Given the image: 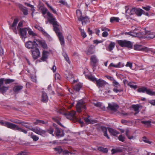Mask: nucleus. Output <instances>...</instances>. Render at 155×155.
Returning a JSON list of instances; mask_svg holds the SVG:
<instances>
[{"instance_id":"nucleus-1","label":"nucleus","mask_w":155,"mask_h":155,"mask_svg":"<svg viewBox=\"0 0 155 155\" xmlns=\"http://www.w3.org/2000/svg\"><path fill=\"white\" fill-rule=\"evenodd\" d=\"M42 13L43 15H45L47 13L48 16V20L49 22L53 26V30L58 38L61 45L64 44V40L62 33L60 31L59 29V24L57 21L55 17L49 12H47L48 9L45 8L43 7L41 8Z\"/></svg>"},{"instance_id":"nucleus-2","label":"nucleus","mask_w":155,"mask_h":155,"mask_svg":"<svg viewBox=\"0 0 155 155\" xmlns=\"http://www.w3.org/2000/svg\"><path fill=\"white\" fill-rule=\"evenodd\" d=\"M0 124L1 125L5 126L7 127L15 130H17L25 134L27 133V131L19 127L17 125L6 121H3L2 120H0Z\"/></svg>"},{"instance_id":"nucleus-3","label":"nucleus","mask_w":155,"mask_h":155,"mask_svg":"<svg viewBox=\"0 0 155 155\" xmlns=\"http://www.w3.org/2000/svg\"><path fill=\"white\" fill-rule=\"evenodd\" d=\"M118 45L122 47H127L132 48L133 44L130 41L126 40H119L117 41Z\"/></svg>"},{"instance_id":"nucleus-4","label":"nucleus","mask_w":155,"mask_h":155,"mask_svg":"<svg viewBox=\"0 0 155 155\" xmlns=\"http://www.w3.org/2000/svg\"><path fill=\"white\" fill-rule=\"evenodd\" d=\"M37 40L35 39L33 41H28L25 43V47L27 48H37L38 44L36 43Z\"/></svg>"},{"instance_id":"nucleus-5","label":"nucleus","mask_w":155,"mask_h":155,"mask_svg":"<svg viewBox=\"0 0 155 155\" xmlns=\"http://www.w3.org/2000/svg\"><path fill=\"white\" fill-rule=\"evenodd\" d=\"M76 109L78 113L81 112L82 109H86L85 103L83 101L80 100L78 102L76 105Z\"/></svg>"},{"instance_id":"nucleus-6","label":"nucleus","mask_w":155,"mask_h":155,"mask_svg":"<svg viewBox=\"0 0 155 155\" xmlns=\"http://www.w3.org/2000/svg\"><path fill=\"white\" fill-rule=\"evenodd\" d=\"M113 85L115 87L113 89L114 92L116 93L120 92L123 91V88H121L120 85L115 80L113 82Z\"/></svg>"},{"instance_id":"nucleus-7","label":"nucleus","mask_w":155,"mask_h":155,"mask_svg":"<svg viewBox=\"0 0 155 155\" xmlns=\"http://www.w3.org/2000/svg\"><path fill=\"white\" fill-rule=\"evenodd\" d=\"M19 31V34L20 37L22 39H24L27 38V31H28V27L22 28L18 30Z\"/></svg>"},{"instance_id":"nucleus-8","label":"nucleus","mask_w":155,"mask_h":155,"mask_svg":"<svg viewBox=\"0 0 155 155\" xmlns=\"http://www.w3.org/2000/svg\"><path fill=\"white\" fill-rule=\"evenodd\" d=\"M4 79L2 78L0 79V93L3 94L5 93L8 89V87L3 85V83Z\"/></svg>"},{"instance_id":"nucleus-9","label":"nucleus","mask_w":155,"mask_h":155,"mask_svg":"<svg viewBox=\"0 0 155 155\" xmlns=\"http://www.w3.org/2000/svg\"><path fill=\"white\" fill-rule=\"evenodd\" d=\"M75 114L76 112L75 111H72L71 112H68L64 113V115L68 119L70 120H72L76 118Z\"/></svg>"},{"instance_id":"nucleus-10","label":"nucleus","mask_w":155,"mask_h":155,"mask_svg":"<svg viewBox=\"0 0 155 155\" xmlns=\"http://www.w3.org/2000/svg\"><path fill=\"white\" fill-rule=\"evenodd\" d=\"M96 129L99 131L101 130L104 133V136L107 139H110V137L107 133V129L106 127L103 126H99L96 128Z\"/></svg>"},{"instance_id":"nucleus-11","label":"nucleus","mask_w":155,"mask_h":155,"mask_svg":"<svg viewBox=\"0 0 155 155\" xmlns=\"http://www.w3.org/2000/svg\"><path fill=\"white\" fill-rule=\"evenodd\" d=\"M119 107L118 105L117 104L109 103L107 109L108 110H110L112 111L116 112L117 110Z\"/></svg>"},{"instance_id":"nucleus-12","label":"nucleus","mask_w":155,"mask_h":155,"mask_svg":"<svg viewBox=\"0 0 155 155\" xmlns=\"http://www.w3.org/2000/svg\"><path fill=\"white\" fill-rule=\"evenodd\" d=\"M31 51L32 52L33 58L35 60L40 57V53L39 49H32Z\"/></svg>"},{"instance_id":"nucleus-13","label":"nucleus","mask_w":155,"mask_h":155,"mask_svg":"<svg viewBox=\"0 0 155 155\" xmlns=\"http://www.w3.org/2000/svg\"><path fill=\"white\" fill-rule=\"evenodd\" d=\"M18 21V18H15L12 24L10 26V29H12L14 32L16 34L17 33V29L16 27Z\"/></svg>"},{"instance_id":"nucleus-14","label":"nucleus","mask_w":155,"mask_h":155,"mask_svg":"<svg viewBox=\"0 0 155 155\" xmlns=\"http://www.w3.org/2000/svg\"><path fill=\"white\" fill-rule=\"evenodd\" d=\"M55 133L56 136L58 137H63L64 135V131L57 127L55 128Z\"/></svg>"},{"instance_id":"nucleus-15","label":"nucleus","mask_w":155,"mask_h":155,"mask_svg":"<svg viewBox=\"0 0 155 155\" xmlns=\"http://www.w3.org/2000/svg\"><path fill=\"white\" fill-rule=\"evenodd\" d=\"M32 131L40 135L45 134L46 133V131L42 130L40 128L38 127H36L35 128H33Z\"/></svg>"},{"instance_id":"nucleus-16","label":"nucleus","mask_w":155,"mask_h":155,"mask_svg":"<svg viewBox=\"0 0 155 155\" xmlns=\"http://www.w3.org/2000/svg\"><path fill=\"white\" fill-rule=\"evenodd\" d=\"M125 9L126 16L128 15H132L135 14L136 9L135 8H132L129 10L128 7L127 6H126L125 7Z\"/></svg>"},{"instance_id":"nucleus-17","label":"nucleus","mask_w":155,"mask_h":155,"mask_svg":"<svg viewBox=\"0 0 155 155\" xmlns=\"http://www.w3.org/2000/svg\"><path fill=\"white\" fill-rule=\"evenodd\" d=\"M96 83L97 85L99 88L104 87L107 84L105 81L100 79H97Z\"/></svg>"},{"instance_id":"nucleus-18","label":"nucleus","mask_w":155,"mask_h":155,"mask_svg":"<svg viewBox=\"0 0 155 155\" xmlns=\"http://www.w3.org/2000/svg\"><path fill=\"white\" fill-rule=\"evenodd\" d=\"M8 120L12 123H15L16 124H30V123L28 122L22 121L21 120H20L16 119H11L9 120Z\"/></svg>"},{"instance_id":"nucleus-19","label":"nucleus","mask_w":155,"mask_h":155,"mask_svg":"<svg viewBox=\"0 0 155 155\" xmlns=\"http://www.w3.org/2000/svg\"><path fill=\"white\" fill-rule=\"evenodd\" d=\"M78 21L82 22V25H85L90 21L89 18L87 16H82L81 18H79Z\"/></svg>"},{"instance_id":"nucleus-20","label":"nucleus","mask_w":155,"mask_h":155,"mask_svg":"<svg viewBox=\"0 0 155 155\" xmlns=\"http://www.w3.org/2000/svg\"><path fill=\"white\" fill-rule=\"evenodd\" d=\"M129 132V130L128 129H126L125 131V134L127 138L129 140H135L137 137L136 135L135 134H133L132 135H130Z\"/></svg>"},{"instance_id":"nucleus-21","label":"nucleus","mask_w":155,"mask_h":155,"mask_svg":"<svg viewBox=\"0 0 155 155\" xmlns=\"http://www.w3.org/2000/svg\"><path fill=\"white\" fill-rule=\"evenodd\" d=\"M91 64L93 67L96 66V63L97 62V60L96 56L94 55L91 56Z\"/></svg>"},{"instance_id":"nucleus-22","label":"nucleus","mask_w":155,"mask_h":155,"mask_svg":"<svg viewBox=\"0 0 155 155\" xmlns=\"http://www.w3.org/2000/svg\"><path fill=\"white\" fill-rule=\"evenodd\" d=\"M23 88V86L21 85H16L13 88L14 92L16 93H18L21 92Z\"/></svg>"},{"instance_id":"nucleus-23","label":"nucleus","mask_w":155,"mask_h":155,"mask_svg":"<svg viewBox=\"0 0 155 155\" xmlns=\"http://www.w3.org/2000/svg\"><path fill=\"white\" fill-rule=\"evenodd\" d=\"M49 52L46 51H43L42 54V57L41 58L40 60L42 61H45L48 58V54Z\"/></svg>"},{"instance_id":"nucleus-24","label":"nucleus","mask_w":155,"mask_h":155,"mask_svg":"<svg viewBox=\"0 0 155 155\" xmlns=\"http://www.w3.org/2000/svg\"><path fill=\"white\" fill-rule=\"evenodd\" d=\"M20 9L23 12L25 15H27L28 14V10L27 8L21 5L19 6Z\"/></svg>"},{"instance_id":"nucleus-25","label":"nucleus","mask_w":155,"mask_h":155,"mask_svg":"<svg viewBox=\"0 0 155 155\" xmlns=\"http://www.w3.org/2000/svg\"><path fill=\"white\" fill-rule=\"evenodd\" d=\"M48 100V98L47 94L44 91L42 92V95L41 101L43 102H47Z\"/></svg>"},{"instance_id":"nucleus-26","label":"nucleus","mask_w":155,"mask_h":155,"mask_svg":"<svg viewBox=\"0 0 155 155\" xmlns=\"http://www.w3.org/2000/svg\"><path fill=\"white\" fill-rule=\"evenodd\" d=\"M108 130L110 134L111 135L114 136H116L117 134H119V132L116 131V130L113 128L108 127Z\"/></svg>"},{"instance_id":"nucleus-27","label":"nucleus","mask_w":155,"mask_h":155,"mask_svg":"<svg viewBox=\"0 0 155 155\" xmlns=\"http://www.w3.org/2000/svg\"><path fill=\"white\" fill-rule=\"evenodd\" d=\"M132 107L134 109V110L135 112L134 113V115H135L139 113V108H140V105H133L132 106Z\"/></svg>"},{"instance_id":"nucleus-28","label":"nucleus","mask_w":155,"mask_h":155,"mask_svg":"<svg viewBox=\"0 0 155 155\" xmlns=\"http://www.w3.org/2000/svg\"><path fill=\"white\" fill-rule=\"evenodd\" d=\"M37 41L40 45H41L43 48H47V45L45 41L40 40Z\"/></svg>"},{"instance_id":"nucleus-29","label":"nucleus","mask_w":155,"mask_h":155,"mask_svg":"<svg viewBox=\"0 0 155 155\" xmlns=\"http://www.w3.org/2000/svg\"><path fill=\"white\" fill-rule=\"evenodd\" d=\"M123 149L119 147H117L116 149H112L111 150L112 154H114L117 153H120L123 151Z\"/></svg>"},{"instance_id":"nucleus-30","label":"nucleus","mask_w":155,"mask_h":155,"mask_svg":"<svg viewBox=\"0 0 155 155\" xmlns=\"http://www.w3.org/2000/svg\"><path fill=\"white\" fill-rule=\"evenodd\" d=\"M120 64V62H119L118 64H114L113 63H111L110 64L109 66L108 67V68H110V67H113L116 68H119L124 66V65L123 64H122V65H121Z\"/></svg>"},{"instance_id":"nucleus-31","label":"nucleus","mask_w":155,"mask_h":155,"mask_svg":"<svg viewBox=\"0 0 155 155\" xmlns=\"http://www.w3.org/2000/svg\"><path fill=\"white\" fill-rule=\"evenodd\" d=\"M145 33L147 35L146 36L147 38H153L155 37V35L152 33H151L150 31L146 32Z\"/></svg>"},{"instance_id":"nucleus-32","label":"nucleus","mask_w":155,"mask_h":155,"mask_svg":"<svg viewBox=\"0 0 155 155\" xmlns=\"http://www.w3.org/2000/svg\"><path fill=\"white\" fill-rule=\"evenodd\" d=\"M143 12L144 11L141 9L136 8L135 14L138 16H140Z\"/></svg>"},{"instance_id":"nucleus-33","label":"nucleus","mask_w":155,"mask_h":155,"mask_svg":"<svg viewBox=\"0 0 155 155\" xmlns=\"http://www.w3.org/2000/svg\"><path fill=\"white\" fill-rule=\"evenodd\" d=\"M82 85L81 84H78L74 87V90L77 92H79L81 88H82Z\"/></svg>"},{"instance_id":"nucleus-34","label":"nucleus","mask_w":155,"mask_h":155,"mask_svg":"<svg viewBox=\"0 0 155 155\" xmlns=\"http://www.w3.org/2000/svg\"><path fill=\"white\" fill-rule=\"evenodd\" d=\"M28 33L29 35L32 36V37H35L37 36V34L34 32L31 29L28 27Z\"/></svg>"},{"instance_id":"nucleus-35","label":"nucleus","mask_w":155,"mask_h":155,"mask_svg":"<svg viewBox=\"0 0 155 155\" xmlns=\"http://www.w3.org/2000/svg\"><path fill=\"white\" fill-rule=\"evenodd\" d=\"M120 19L118 17H112L110 18V21L111 23L114 22H119Z\"/></svg>"},{"instance_id":"nucleus-36","label":"nucleus","mask_w":155,"mask_h":155,"mask_svg":"<svg viewBox=\"0 0 155 155\" xmlns=\"http://www.w3.org/2000/svg\"><path fill=\"white\" fill-rule=\"evenodd\" d=\"M55 151H56V154H60L62 152L63 149L61 147H58L54 148Z\"/></svg>"},{"instance_id":"nucleus-37","label":"nucleus","mask_w":155,"mask_h":155,"mask_svg":"<svg viewBox=\"0 0 155 155\" xmlns=\"http://www.w3.org/2000/svg\"><path fill=\"white\" fill-rule=\"evenodd\" d=\"M86 77H87L89 80L92 81L94 83L96 82L97 79L93 77L91 75H86Z\"/></svg>"},{"instance_id":"nucleus-38","label":"nucleus","mask_w":155,"mask_h":155,"mask_svg":"<svg viewBox=\"0 0 155 155\" xmlns=\"http://www.w3.org/2000/svg\"><path fill=\"white\" fill-rule=\"evenodd\" d=\"M25 5L27 6L30 7L31 8V10L32 11L31 15L32 16H33V13L35 11L34 6L27 3H25Z\"/></svg>"},{"instance_id":"nucleus-39","label":"nucleus","mask_w":155,"mask_h":155,"mask_svg":"<svg viewBox=\"0 0 155 155\" xmlns=\"http://www.w3.org/2000/svg\"><path fill=\"white\" fill-rule=\"evenodd\" d=\"M89 117L90 116L88 115L87 117L84 118V120L86 123L87 124L93 123L92 122H94L93 120H91L89 119Z\"/></svg>"},{"instance_id":"nucleus-40","label":"nucleus","mask_w":155,"mask_h":155,"mask_svg":"<svg viewBox=\"0 0 155 155\" xmlns=\"http://www.w3.org/2000/svg\"><path fill=\"white\" fill-rule=\"evenodd\" d=\"M30 137L34 141H36L39 139L38 137L36 135L34 134L33 133H31Z\"/></svg>"},{"instance_id":"nucleus-41","label":"nucleus","mask_w":155,"mask_h":155,"mask_svg":"<svg viewBox=\"0 0 155 155\" xmlns=\"http://www.w3.org/2000/svg\"><path fill=\"white\" fill-rule=\"evenodd\" d=\"M35 27L36 29H37L39 31H41L43 35L46 34V32L45 31L42 27L39 26H35Z\"/></svg>"},{"instance_id":"nucleus-42","label":"nucleus","mask_w":155,"mask_h":155,"mask_svg":"<svg viewBox=\"0 0 155 155\" xmlns=\"http://www.w3.org/2000/svg\"><path fill=\"white\" fill-rule=\"evenodd\" d=\"M134 48H149L147 47H143L142 46L138 43H136L134 45Z\"/></svg>"},{"instance_id":"nucleus-43","label":"nucleus","mask_w":155,"mask_h":155,"mask_svg":"<svg viewBox=\"0 0 155 155\" xmlns=\"http://www.w3.org/2000/svg\"><path fill=\"white\" fill-rule=\"evenodd\" d=\"M98 150L104 153H106L108 151V149L107 148H104L102 147H99L97 148Z\"/></svg>"},{"instance_id":"nucleus-44","label":"nucleus","mask_w":155,"mask_h":155,"mask_svg":"<svg viewBox=\"0 0 155 155\" xmlns=\"http://www.w3.org/2000/svg\"><path fill=\"white\" fill-rule=\"evenodd\" d=\"M147 87H140L138 89L137 91L139 92L145 93L146 92L147 90Z\"/></svg>"},{"instance_id":"nucleus-45","label":"nucleus","mask_w":155,"mask_h":155,"mask_svg":"<svg viewBox=\"0 0 155 155\" xmlns=\"http://www.w3.org/2000/svg\"><path fill=\"white\" fill-rule=\"evenodd\" d=\"M79 29L81 32V35L84 38L86 37L87 36V35L86 33L84 31V30L81 29V28H79Z\"/></svg>"},{"instance_id":"nucleus-46","label":"nucleus","mask_w":155,"mask_h":155,"mask_svg":"<svg viewBox=\"0 0 155 155\" xmlns=\"http://www.w3.org/2000/svg\"><path fill=\"white\" fill-rule=\"evenodd\" d=\"M146 93L150 95H155V92L153 91L150 89H147Z\"/></svg>"},{"instance_id":"nucleus-47","label":"nucleus","mask_w":155,"mask_h":155,"mask_svg":"<svg viewBox=\"0 0 155 155\" xmlns=\"http://www.w3.org/2000/svg\"><path fill=\"white\" fill-rule=\"evenodd\" d=\"M48 7L52 11V12L54 14H57L56 10L54 9L48 3H46Z\"/></svg>"},{"instance_id":"nucleus-48","label":"nucleus","mask_w":155,"mask_h":155,"mask_svg":"<svg viewBox=\"0 0 155 155\" xmlns=\"http://www.w3.org/2000/svg\"><path fill=\"white\" fill-rule=\"evenodd\" d=\"M76 13L77 18L79 20V18H81L83 16L82 15L81 12L80 10H77L76 11Z\"/></svg>"},{"instance_id":"nucleus-49","label":"nucleus","mask_w":155,"mask_h":155,"mask_svg":"<svg viewBox=\"0 0 155 155\" xmlns=\"http://www.w3.org/2000/svg\"><path fill=\"white\" fill-rule=\"evenodd\" d=\"M15 81V80L14 79H4V81H5V84H9L14 82Z\"/></svg>"},{"instance_id":"nucleus-50","label":"nucleus","mask_w":155,"mask_h":155,"mask_svg":"<svg viewBox=\"0 0 155 155\" xmlns=\"http://www.w3.org/2000/svg\"><path fill=\"white\" fill-rule=\"evenodd\" d=\"M141 123L145 125L146 126H147V127H149L150 126L151 124V121H141Z\"/></svg>"},{"instance_id":"nucleus-51","label":"nucleus","mask_w":155,"mask_h":155,"mask_svg":"<svg viewBox=\"0 0 155 155\" xmlns=\"http://www.w3.org/2000/svg\"><path fill=\"white\" fill-rule=\"evenodd\" d=\"M54 131V129L51 127H50L49 129H48L47 131H46V132H47L50 134H52L53 136H54V134H53Z\"/></svg>"},{"instance_id":"nucleus-52","label":"nucleus","mask_w":155,"mask_h":155,"mask_svg":"<svg viewBox=\"0 0 155 155\" xmlns=\"http://www.w3.org/2000/svg\"><path fill=\"white\" fill-rule=\"evenodd\" d=\"M87 54L90 55L93 54L94 52V51L93 49H87L86 51H85Z\"/></svg>"},{"instance_id":"nucleus-53","label":"nucleus","mask_w":155,"mask_h":155,"mask_svg":"<svg viewBox=\"0 0 155 155\" xmlns=\"http://www.w3.org/2000/svg\"><path fill=\"white\" fill-rule=\"evenodd\" d=\"M64 57L65 59L66 60V61L69 63V64L70 63V61L69 60V58L67 54L66 53H63Z\"/></svg>"},{"instance_id":"nucleus-54","label":"nucleus","mask_w":155,"mask_h":155,"mask_svg":"<svg viewBox=\"0 0 155 155\" xmlns=\"http://www.w3.org/2000/svg\"><path fill=\"white\" fill-rule=\"evenodd\" d=\"M62 154L63 155H68L69 153L72 154V153L69 151L68 150H64L62 151Z\"/></svg>"},{"instance_id":"nucleus-55","label":"nucleus","mask_w":155,"mask_h":155,"mask_svg":"<svg viewBox=\"0 0 155 155\" xmlns=\"http://www.w3.org/2000/svg\"><path fill=\"white\" fill-rule=\"evenodd\" d=\"M143 140L145 143L150 144L151 142L149 140L147 139L146 137H143Z\"/></svg>"},{"instance_id":"nucleus-56","label":"nucleus","mask_w":155,"mask_h":155,"mask_svg":"<svg viewBox=\"0 0 155 155\" xmlns=\"http://www.w3.org/2000/svg\"><path fill=\"white\" fill-rule=\"evenodd\" d=\"M45 36L47 39L49 41H52V38L46 32V34H44V35Z\"/></svg>"},{"instance_id":"nucleus-57","label":"nucleus","mask_w":155,"mask_h":155,"mask_svg":"<svg viewBox=\"0 0 155 155\" xmlns=\"http://www.w3.org/2000/svg\"><path fill=\"white\" fill-rule=\"evenodd\" d=\"M23 25V23L21 21H20L18 25V26L17 27V30H20L21 29H22V28H21V27H22Z\"/></svg>"},{"instance_id":"nucleus-58","label":"nucleus","mask_w":155,"mask_h":155,"mask_svg":"<svg viewBox=\"0 0 155 155\" xmlns=\"http://www.w3.org/2000/svg\"><path fill=\"white\" fill-rule=\"evenodd\" d=\"M115 45V43L111 42L109 45L108 48H113Z\"/></svg>"},{"instance_id":"nucleus-59","label":"nucleus","mask_w":155,"mask_h":155,"mask_svg":"<svg viewBox=\"0 0 155 155\" xmlns=\"http://www.w3.org/2000/svg\"><path fill=\"white\" fill-rule=\"evenodd\" d=\"M118 139L120 141L124 142V141L125 137L123 136L122 135H120L118 137Z\"/></svg>"},{"instance_id":"nucleus-60","label":"nucleus","mask_w":155,"mask_h":155,"mask_svg":"<svg viewBox=\"0 0 155 155\" xmlns=\"http://www.w3.org/2000/svg\"><path fill=\"white\" fill-rule=\"evenodd\" d=\"M127 85L132 88H134L135 89L137 88V86L136 85H133L132 84V83L130 82L128 83Z\"/></svg>"},{"instance_id":"nucleus-61","label":"nucleus","mask_w":155,"mask_h":155,"mask_svg":"<svg viewBox=\"0 0 155 155\" xmlns=\"http://www.w3.org/2000/svg\"><path fill=\"white\" fill-rule=\"evenodd\" d=\"M74 76L71 73H69L68 76L67 77V79L68 80H70L72 78H74Z\"/></svg>"},{"instance_id":"nucleus-62","label":"nucleus","mask_w":155,"mask_h":155,"mask_svg":"<svg viewBox=\"0 0 155 155\" xmlns=\"http://www.w3.org/2000/svg\"><path fill=\"white\" fill-rule=\"evenodd\" d=\"M21 124L22 126H24L26 128L29 129L30 130H31L32 131V130L33 129V127L32 126H30L28 125H24L23 124Z\"/></svg>"},{"instance_id":"nucleus-63","label":"nucleus","mask_w":155,"mask_h":155,"mask_svg":"<svg viewBox=\"0 0 155 155\" xmlns=\"http://www.w3.org/2000/svg\"><path fill=\"white\" fill-rule=\"evenodd\" d=\"M53 120L57 122V123L59 125H60L62 127H64V126L62 125V124L60 123V121L58 120V119L54 118L53 119Z\"/></svg>"},{"instance_id":"nucleus-64","label":"nucleus","mask_w":155,"mask_h":155,"mask_svg":"<svg viewBox=\"0 0 155 155\" xmlns=\"http://www.w3.org/2000/svg\"><path fill=\"white\" fill-rule=\"evenodd\" d=\"M55 79L58 80H60L61 79V76L58 73H57L55 74Z\"/></svg>"}]
</instances>
